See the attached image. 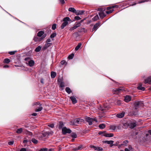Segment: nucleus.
Wrapping results in <instances>:
<instances>
[{
	"instance_id": "obj_1",
	"label": "nucleus",
	"mask_w": 151,
	"mask_h": 151,
	"mask_svg": "<svg viewBox=\"0 0 151 151\" xmlns=\"http://www.w3.org/2000/svg\"><path fill=\"white\" fill-rule=\"evenodd\" d=\"M71 19L68 17L64 18L63 19V22L62 23L61 28L62 29H63L64 27L66 26L68 23V21H70Z\"/></svg>"
},
{
	"instance_id": "obj_40",
	"label": "nucleus",
	"mask_w": 151,
	"mask_h": 151,
	"mask_svg": "<svg viewBox=\"0 0 151 151\" xmlns=\"http://www.w3.org/2000/svg\"><path fill=\"white\" fill-rule=\"evenodd\" d=\"M56 33H55V32L53 33L51 35H50V37L51 38H54L55 36H56Z\"/></svg>"
},
{
	"instance_id": "obj_16",
	"label": "nucleus",
	"mask_w": 151,
	"mask_h": 151,
	"mask_svg": "<svg viewBox=\"0 0 151 151\" xmlns=\"http://www.w3.org/2000/svg\"><path fill=\"white\" fill-rule=\"evenodd\" d=\"M99 14L101 19H103L106 16L105 14L103 12H99Z\"/></svg>"
},
{
	"instance_id": "obj_51",
	"label": "nucleus",
	"mask_w": 151,
	"mask_h": 151,
	"mask_svg": "<svg viewBox=\"0 0 151 151\" xmlns=\"http://www.w3.org/2000/svg\"><path fill=\"white\" fill-rule=\"evenodd\" d=\"M122 89H120L119 88H116V90H115V91L116 92L118 93V92H120L121 91H122Z\"/></svg>"
},
{
	"instance_id": "obj_44",
	"label": "nucleus",
	"mask_w": 151,
	"mask_h": 151,
	"mask_svg": "<svg viewBox=\"0 0 151 151\" xmlns=\"http://www.w3.org/2000/svg\"><path fill=\"white\" fill-rule=\"evenodd\" d=\"M77 28V27L75 25L73 27L70 28L69 30L70 31H72L74 29H76Z\"/></svg>"
},
{
	"instance_id": "obj_12",
	"label": "nucleus",
	"mask_w": 151,
	"mask_h": 151,
	"mask_svg": "<svg viewBox=\"0 0 151 151\" xmlns=\"http://www.w3.org/2000/svg\"><path fill=\"white\" fill-rule=\"evenodd\" d=\"M124 112H122L121 113L117 114L116 115V116L119 118H122L124 116Z\"/></svg>"
},
{
	"instance_id": "obj_6",
	"label": "nucleus",
	"mask_w": 151,
	"mask_h": 151,
	"mask_svg": "<svg viewBox=\"0 0 151 151\" xmlns=\"http://www.w3.org/2000/svg\"><path fill=\"white\" fill-rule=\"evenodd\" d=\"M86 121L88 122L89 125H91L92 124V122L93 121V119L91 118L88 116H86L85 117Z\"/></svg>"
},
{
	"instance_id": "obj_56",
	"label": "nucleus",
	"mask_w": 151,
	"mask_h": 151,
	"mask_svg": "<svg viewBox=\"0 0 151 151\" xmlns=\"http://www.w3.org/2000/svg\"><path fill=\"white\" fill-rule=\"evenodd\" d=\"M76 119H75L73 120V125H77V122H76Z\"/></svg>"
},
{
	"instance_id": "obj_59",
	"label": "nucleus",
	"mask_w": 151,
	"mask_h": 151,
	"mask_svg": "<svg viewBox=\"0 0 151 151\" xmlns=\"http://www.w3.org/2000/svg\"><path fill=\"white\" fill-rule=\"evenodd\" d=\"M65 63V60H62L60 62V63L62 65H64Z\"/></svg>"
},
{
	"instance_id": "obj_55",
	"label": "nucleus",
	"mask_w": 151,
	"mask_h": 151,
	"mask_svg": "<svg viewBox=\"0 0 151 151\" xmlns=\"http://www.w3.org/2000/svg\"><path fill=\"white\" fill-rule=\"evenodd\" d=\"M46 36V34H45L44 35H43L42 37L41 38V40H42L44 38H45Z\"/></svg>"
},
{
	"instance_id": "obj_33",
	"label": "nucleus",
	"mask_w": 151,
	"mask_h": 151,
	"mask_svg": "<svg viewBox=\"0 0 151 151\" xmlns=\"http://www.w3.org/2000/svg\"><path fill=\"white\" fill-rule=\"evenodd\" d=\"M71 136L75 138L77 137V135L75 133L72 132L71 134Z\"/></svg>"
},
{
	"instance_id": "obj_19",
	"label": "nucleus",
	"mask_w": 151,
	"mask_h": 151,
	"mask_svg": "<svg viewBox=\"0 0 151 151\" xmlns=\"http://www.w3.org/2000/svg\"><path fill=\"white\" fill-rule=\"evenodd\" d=\"M84 12V11L83 10H78L77 11H76L75 13L76 14V15H79L82 14H83V13Z\"/></svg>"
},
{
	"instance_id": "obj_35",
	"label": "nucleus",
	"mask_w": 151,
	"mask_h": 151,
	"mask_svg": "<svg viewBox=\"0 0 151 151\" xmlns=\"http://www.w3.org/2000/svg\"><path fill=\"white\" fill-rule=\"evenodd\" d=\"M63 124L62 122H59V127L60 129L62 128V127L63 126Z\"/></svg>"
},
{
	"instance_id": "obj_22",
	"label": "nucleus",
	"mask_w": 151,
	"mask_h": 151,
	"mask_svg": "<svg viewBox=\"0 0 151 151\" xmlns=\"http://www.w3.org/2000/svg\"><path fill=\"white\" fill-rule=\"evenodd\" d=\"M65 91L69 94H70L71 92L70 88L68 87H66L65 89Z\"/></svg>"
},
{
	"instance_id": "obj_57",
	"label": "nucleus",
	"mask_w": 151,
	"mask_h": 151,
	"mask_svg": "<svg viewBox=\"0 0 151 151\" xmlns=\"http://www.w3.org/2000/svg\"><path fill=\"white\" fill-rule=\"evenodd\" d=\"M27 134L29 135H30V136H31L32 135V133L30 132H29V131H27Z\"/></svg>"
},
{
	"instance_id": "obj_52",
	"label": "nucleus",
	"mask_w": 151,
	"mask_h": 151,
	"mask_svg": "<svg viewBox=\"0 0 151 151\" xmlns=\"http://www.w3.org/2000/svg\"><path fill=\"white\" fill-rule=\"evenodd\" d=\"M74 19L75 20H79L81 19V18L79 16H78L75 17Z\"/></svg>"
},
{
	"instance_id": "obj_38",
	"label": "nucleus",
	"mask_w": 151,
	"mask_h": 151,
	"mask_svg": "<svg viewBox=\"0 0 151 151\" xmlns=\"http://www.w3.org/2000/svg\"><path fill=\"white\" fill-rule=\"evenodd\" d=\"M96 149H95V150H96L98 151H101L103 150V148L102 147H96Z\"/></svg>"
},
{
	"instance_id": "obj_53",
	"label": "nucleus",
	"mask_w": 151,
	"mask_h": 151,
	"mask_svg": "<svg viewBox=\"0 0 151 151\" xmlns=\"http://www.w3.org/2000/svg\"><path fill=\"white\" fill-rule=\"evenodd\" d=\"M128 143V141L127 140H124L123 141V143L124 144V146H125L126 145V144Z\"/></svg>"
},
{
	"instance_id": "obj_50",
	"label": "nucleus",
	"mask_w": 151,
	"mask_h": 151,
	"mask_svg": "<svg viewBox=\"0 0 151 151\" xmlns=\"http://www.w3.org/2000/svg\"><path fill=\"white\" fill-rule=\"evenodd\" d=\"M61 4L63 5L65 3V2L64 0H59Z\"/></svg>"
},
{
	"instance_id": "obj_49",
	"label": "nucleus",
	"mask_w": 151,
	"mask_h": 151,
	"mask_svg": "<svg viewBox=\"0 0 151 151\" xmlns=\"http://www.w3.org/2000/svg\"><path fill=\"white\" fill-rule=\"evenodd\" d=\"M48 150L47 148H43L40 149V151H47Z\"/></svg>"
},
{
	"instance_id": "obj_5",
	"label": "nucleus",
	"mask_w": 151,
	"mask_h": 151,
	"mask_svg": "<svg viewBox=\"0 0 151 151\" xmlns=\"http://www.w3.org/2000/svg\"><path fill=\"white\" fill-rule=\"evenodd\" d=\"M135 109H136L140 106H142L143 105L141 101H137L134 103Z\"/></svg>"
},
{
	"instance_id": "obj_13",
	"label": "nucleus",
	"mask_w": 151,
	"mask_h": 151,
	"mask_svg": "<svg viewBox=\"0 0 151 151\" xmlns=\"http://www.w3.org/2000/svg\"><path fill=\"white\" fill-rule=\"evenodd\" d=\"M76 122H77V124H81V123L83 122L84 121V120L83 119H80L79 118H76Z\"/></svg>"
},
{
	"instance_id": "obj_2",
	"label": "nucleus",
	"mask_w": 151,
	"mask_h": 151,
	"mask_svg": "<svg viewBox=\"0 0 151 151\" xmlns=\"http://www.w3.org/2000/svg\"><path fill=\"white\" fill-rule=\"evenodd\" d=\"M33 105H39V106L37 107L36 109H35V111L36 112H38L41 111L43 107L42 106V104H40V103L39 102H36L33 104Z\"/></svg>"
},
{
	"instance_id": "obj_34",
	"label": "nucleus",
	"mask_w": 151,
	"mask_h": 151,
	"mask_svg": "<svg viewBox=\"0 0 151 151\" xmlns=\"http://www.w3.org/2000/svg\"><path fill=\"white\" fill-rule=\"evenodd\" d=\"M22 129L20 128L17 129L16 131V132L18 134H20L22 132Z\"/></svg>"
},
{
	"instance_id": "obj_11",
	"label": "nucleus",
	"mask_w": 151,
	"mask_h": 151,
	"mask_svg": "<svg viewBox=\"0 0 151 151\" xmlns=\"http://www.w3.org/2000/svg\"><path fill=\"white\" fill-rule=\"evenodd\" d=\"M142 84L141 83H140L139 84L138 86L137 87V88L139 90L144 91L145 90V88L142 86Z\"/></svg>"
},
{
	"instance_id": "obj_42",
	"label": "nucleus",
	"mask_w": 151,
	"mask_h": 151,
	"mask_svg": "<svg viewBox=\"0 0 151 151\" xmlns=\"http://www.w3.org/2000/svg\"><path fill=\"white\" fill-rule=\"evenodd\" d=\"M33 40L35 42H37V41H40V40H39V38L37 37H35L34 38Z\"/></svg>"
},
{
	"instance_id": "obj_15",
	"label": "nucleus",
	"mask_w": 151,
	"mask_h": 151,
	"mask_svg": "<svg viewBox=\"0 0 151 151\" xmlns=\"http://www.w3.org/2000/svg\"><path fill=\"white\" fill-rule=\"evenodd\" d=\"M51 43H46L43 46V49H47L48 47H50L51 45Z\"/></svg>"
},
{
	"instance_id": "obj_36",
	"label": "nucleus",
	"mask_w": 151,
	"mask_h": 151,
	"mask_svg": "<svg viewBox=\"0 0 151 151\" xmlns=\"http://www.w3.org/2000/svg\"><path fill=\"white\" fill-rule=\"evenodd\" d=\"M32 141L35 144H37L38 142V141L35 138H32Z\"/></svg>"
},
{
	"instance_id": "obj_21",
	"label": "nucleus",
	"mask_w": 151,
	"mask_h": 151,
	"mask_svg": "<svg viewBox=\"0 0 151 151\" xmlns=\"http://www.w3.org/2000/svg\"><path fill=\"white\" fill-rule=\"evenodd\" d=\"M68 11L69 12H70L74 13H75L76 11V10L74 8L72 7L69 8L68 9Z\"/></svg>"
},
{
	"instance_id": "obj_28",
	"label": "nucleus",
	"mask_w": 151,
	"mask_h": 151,
	"mask_svg": "<svg viewBox=\"0 0 151 151\" xmlns=\"http://www.w3.org/2000/svg\"><path fill=\"white\" fill-rule=\"evenodd\" d=\"M81 45V44L80 43H79L78 45L76 47L75 50L76 51L78 50L79 49Z\"/></svg>"
},
{
	"instance_id": "obj_43",
	"label": "nucleus",
	"mask_w": 151,
	"mask_h": 151,
	"mask_svg": "<svg viewBox=\"0 0 151 151\" xmlns=\"http://www.w3.org/2000/svg\"><path fill=\"white\" fill-rule=\"evenodd\" d=\"M56 27V24H53L52 26V29L54 30H55Z\"/></svg>"
},
{
	"instance_id": "obj_31",
	"label": "nucleus",
	"mask_w": 151,
	"mask_h": 151,
	"mask_svg": "<svg viewBox=\"0 0 151 151\" xmlns=\"http://www.w3.org/2000/svg\"><path fill=\"white\" fill-rule=\"evenodd\" d=\"M82 147V145H80V146H78V147L74 148L73 150L75 151L80 150Z\"/></svg>"
},
{
	"instance_id": "obj_10",
	"label": "nucleus",
	"mask_w": 151,
	"mask_h": 151,
	"mask_svg": "<svg viewBox=\"0 0 151 151\" xmlns=\"http://www.w3.org/2000/svg\"><path fill=\"white\" fill-rule=\"evenodd\" d=\"M70 99L71 100L73 104H75L77 103V101L74 96H72L70 97Z\"/></svg>"
},
{
	"instance_id": "obj_30",
	"label": "nucleus",
	"mask_w": 151,
	"mask_h": 151,
	"mask_svg": "<svg viewBox=\"0 0 151 151\" xmlns=\"http://www.w3.org/2000/svg\"><path fill=\"white\" fill-rule=\"evenodd\" d=\"M10 62V60L8 58H5L4 59V63L8 64Z\"/></svg>"
},
{
	"instance_id": "obj_27",
	"label": "nucleus",
	"mask_w": 151,
	"mask_h": 151,
	"mask_svg": "<svg viewBox=\"0 0 151 151\" xmlns=\"http://www.w3.org/2000/svg\"><path fill=\"white\" fill-rule=\"evenodd\" d=\"M41 48V46H39L36 48L35 50V51L37 52H39Z\"/></svg>"
},
{
	"instance_id": "obj_32",
	"label": "nucleus",
	"mask_w": 151,
	"mask_h": 151,
	"mask_svg": "<svg viewBox=\"0 0 151 151\" xmlns=\"http://www.w3.org/2000/svg\"><path fill=\"white\" fill-rule=\"evenodd\" d=\"M99 19V17L98 15L95 16L93 19H92L94 21H97Z\"/></svg>"
},
{
	"instance_id": "obj_58",
	"label": "nucleus",
	"mask_w": 151,
	"mask_h": 151,
	"mask_svg": "<svg viewBox=\"0 0 151 151\" xmlns=\"http://www.w3.org/2000/svg\"><path fill=\"white\" fill-rule=\"evenodd\" d=\"M64 85L63 83V82H61L60 83V87L61 88V87H64Z\"/></svg>"
},
{
	"instance_id": "obj_23",
	"label": "nucleus",
	"mask_w": 151,
	"mask_h": 151,
	"mask_svg": "<svg viewBox=\"0 0 151 151\" xmlns=\"http://www.w3.org/2000/svg\"><path fill=\"white\" fill-rule=\"evenodd\" d=\"M56 73L54 72H52L51 73V76L52 78H54L56 76Z\"/></svg>"
},
{
	"instance_id": "obj_26",
	"label": "nucleus",
	"mask_w": 151,
	"mask_h": 151,
	"mask_svg": "<svg viewBox=\"0 0 151 151\" xmlns=\"http://www.w3.org/2000/svg\"><path fill=\"white\" fill-rule=\"evenodd\" d=\"M44 33V32L43 31H40L37 34V36L38 37H41Z\"/></svg>"
},
{
	"instance_id": "obj_3",
	"label": "nucleus",
	"mask_w": 151,
	"mask_h": 151,
	"mask_svg": "<svg viewBox=\"0 0 151 151\" xmlns=\"http://www.w3.org/2000/svg\"><path fill=\"white\" fill-rule=\"evenodd\" d=\"M71 131L69 128H67L66 127H64L62 128V133L64 134L65 135L67 133H71Z\"/></svg>"
},
{
	"instance_id": "obj_41",
	"label": "nucleus",
	"mask_w": 151,
	"mask_h": 151,
	"mask_svg": "<svg viewBox=\"0 0 151 151\" xmlns=\"http://www.w3.org/2000/svg\"><path fill=\"white\" fill-rule=\"evenodd\" d=\"M114 11V10L113 9L109 10L108 11H106V12L107 14H109L111 13H112L113 11Z\"/></svg>"
},
{
	"instance_id": "obj_29",
	"label": "nucleus",
	"mask_w": 151,
	"mask_h": 151,
	"mask_svg": "<svg viewBox=\"0 0 151 151\" xmlns=\"http://www.w3.org/2000/svg\"><path fill=\"white\" fill-rule=\"evenodd\" d=\"M99 127L101 129H103L105 128V125L104 124H101L99 126Z\"/></svg>"
},
{
	"instance_id": "obj_20",
	"label": "nucleus",
	"mask_w": 151,
	"mask_h": 151,
	"mask_svg": "<svg viewBox=\"0 0 151 151\" xmlns=\"http://www.w3.org/2000/svg\"><path fill=\"white\" fill-rule=\"evenodd\" d=\"M28 64L30 66L32 67L34 65V62L33 60H30L29 61Z\"/></svg>"
},
{
	"instance_id": "obj_61",
	"label": "nucleus",
	"mask_w": 151,
	"mask_h": 151,
	"mask_svg": "<svg viewBox=\"0 0 151 151\" xmlns=\"http://www.w3.org/2000/svg\"><path fill=\"white\" fill-rule=\"evenodd\" d=\"M121 127H122L120 125H118L117 127V128L118 129H119V130H120L121 129Z\"/></svg>"
},
{
	"instance_id": "obj_7",
	"label": "nucleus",
	"mask_w": 151,
	"mask_h": 151,
	"mask_svg": "<svg viewBox=\"0 0 151 151\" xmlns=\"http://www.w3.org/2000/svg\"><path fill=\"white\" fill-rule=\"evenodd\" d=\"M136 125V122L135 121H133L132 122H130L128 124V126L130 128H133Z\"/></svg>"
},
{
	"instance_id": "obj_37",
	"label": "nucleus",
	"mask_w": 151,
	"mask_h": 151,
	"mask_svg": "<svg viewBox=\"0 0 151 151\" xmlns=\"http://www.w3.org/2000/svg\"><path fill=\"white\" fill-rule=\"evenodd\" d=\"M74 56V54L73 53L71 54L68 56V58L69 59H71L73 58Z\"/></svg>"
},
{
	"instance_id": "obj_60",
	"label": "nucleus",
	"mask_w": 151,
	"mask_h": 151,
	"mask_svg": "<svg viewBox=\"0 0 151 151\" xmlns=\"http://www.w3.org/2000/svg\"><path fill=\"white\" fill-rule=\"evenodd\" d=\"M90 147L91 148H93V149L95 150V149H96V147L94 146L93 145H91L90 146Z\"/></svg>"
},
{
	"instance_id": "obj_45",
	"label": "nucleus",
	"mask_w": 151,
	"mask_h": 151,
	"mask_svg": "<svg viewBox=\"0 0 151 151\" xmlns=\"http://www.w3.org/2000/svg\"><path fill=\"white\" fill-rule=\"evenodd\" d=\"M116 102V104L118 105H120L121 104V101H120L117 100Z\"/></svg>"
},
{
	"instance_id": "obj_25",
	"label": "nucleus",
	"mask_w": 151,
	"mask_h": 151,
	"mask_svg": "<svg viewBox=\"0 0 151 151\" xmlns=\"http://www.w3.org/2000/svg\"><path fill=\"white\" fill-rule=\"evenodd\" d=\"M87 30L84 28H79L78 29V31L79 32H86Z\"/></svg>"
},
{
	"instance_id": "obj_8",
	"label": "nucleus",
	"mask_w": 151,
	"mask_h": 151,
	"mask_svg": "<svg viewBox=\"0 0 151 151\" xmlns=\"http://www.w3.org/2000/svg\"><path fill=\"white\" fill-rule=\"evenodd\" d=\"M144 82L145 84L147 83H149V84H151V76L148 77L144 81Z\"/></svg>"
},
{
	"instance_id": "obj_48",
	"label": "nucleus",
	"mask_w": 151,
	"mask_h": 151,
	"mask_svg": "<svg viewBox=\"0 0 151 151\" xmlns=\"http://www.w3.org/2000/svg\"><path fill=\"white\" fill-rule=\"evenodd\" d=\"M16 52V51H10L9 52V53L11 55H14Z\"/></svg>"
},
{
	"instance_id": "obj_47",
	"label": "nucleus",
	"mask_w": 151,
	"mask_h": 151,
	"mask_svg": "<svg viewBox=\"0 0 151 151\" xmlns=\"http://www.w3.org/2000/svg\"><path fill=\"white\" fill-rule=\"evenodd\" d=\"M14 142V141H10L8 142V144L9 145H11L13 144Z\"/></svg>"
},
{
	"instance_id": "obj_9",
	"label": "nucleus",
	"mask_w": 151,
	"mask_h": 151,
	"mask_svg": "<svg viewBox=\"0 0 151 151\" xmlns=\"http://www.w3.org/2000/svg\"><path fill=\"white\" fill-rule=\"evenodd\" d=\"M131 97L129 96H127L125 97L124 101H125L128 102L131 100Z\"/></svg>"
},
{
	"instance_id": "obj_62",
	"label": "nucleus",
	"mask_w": 151,
	"mask_h": 151,
	"mask_svg": "<svg viewBox=\"0 0 151 151\" xmlns=\"http://www.w3.org/2000/svg\"><path fill=\"white\" fill-rule=\"evenodd\" d=\"M48 126L49 127L52 128H53L54 127V125L53 124H51L50 125H49Z\"/></svg>"
},
{
	"instance_id": "obj_24",
	"label": "nucleus",
	"mask_w": 151,
	"mask_h": 151,
	"mask_svg": "<svg viewBox=\"0 0 151 151\" xmlns=\"http://www.w3.org/2000/svg\"><path fill=\"white\" fill-rule=\"evenodd\" d=\"M116 127L115 125H111L110 126V129L111 130L114 131L116 129Z\"/></svg>"
},
{
	"instance_id": "obj_54",
	"label": "nucleus",
	"mask_w": 151,
	"mask_h": 151,
	"mask_svg": "<svg viewBox=\"0 0 151 151\" xmlns=\"http://www.w3.org/2000/svg\"><path fill=\"white\" fill-rule=\"evenodd\" d=\"M124 144H119V145H118L117 146H118V148H120V147L121 146H122L124 147Z\"/></svg>"
},
{
	"instance_id": "obj_63",
	"label": "nucleus",
	"mask_w": 151,
	"mask_h": 151,
	"mask_svg": "<svg viewBox=\"0 0 151 151\" xmlns=\"http://www.w3.org/2000/svg\"><path fill=\"white\" fill-rule=\"evenodd\" d=\"M114 6H112V7H110V6H109V7H108L107 8V10H109V9H110L112 8H113L114 7Z\"/></svg>"
},
{
	"instance_id": "obj_17",
	"label": "nucleus",
	"mask_w": 151,
	"mask_h": 151,
	"mask_svg": "<svg viewBox=\"0 0 151 151\" xmlns=\"http://www.w3.org/2000/svg\"><path fill=\"white\" fill-rule=\"evenodd\" d=\"M103 135L106 137H111L113 136L114 134L111 133H104Z\"/></svg>"
},
{
	"instance_id": "obj_64",
	"label": "nucleus",
	"mask_w": 151,
	"mask_h": 151,
	"mask_svg": "<svg viewBox=\"0 0 151 151\" xmlns=\"http://www.w3.org/2000/svg\"><path fill=\"white\" fill-rule=\"evenodd\" d=\"M20 151H26V150L25 148H22L20 150Z\"/></svg>"
},
{
	"instance_id": "obj_18",
	"label": "nucleus",
	"mask_w": 151,
	"mask_h": 151,
	"mask_svg": "<svg viewBox=\"0 0 151 151\" xmlns=\"http://www.w3.org/2000/svg\"><path fill=\"white\" fill-rule=\"evenodd\" d=\"M104 143H106L108 144L112 145L114 142V141L112 140H105L103 142Z\"/></svg>"
},
{
	"instance_id": "obj_4",
	"label": "nucleus",
	"mask_w": 151,
	"mask_h": 151,
	"mask_svg": "<svg viewBox=\"0 0 151 151\" xmlns=\"http://www.w3.org/2000/svg\"><path fill=\"white\" fill-rule=\"evenodd\" d=\"M48 133L46 132L42 133L40 136L39 138V139L41 140H44L45 138V137H47V136Z\"/></svg>"
},
{
	"instance_id": "obj_14",
	"label": "nucleus",
	"mask_w": 151,
	"mask_h": 151,
	"mask_svg": "<svg viewBox=\"0 0 151 151\" xmlns=\"http://www.w3.org/2000/svg\"><path fill=\"white\" fill-rule=\"evenodd\" d=\"M100 25V23L99 22L96 23L93 26V27L92 29L93 31L95 30H96L98 27Z\"/></svg>"
},
{
	"instance_id": "obj_39",
	"label": "nucleus",
	"mask_w": 151,
	"mask_h": 151,
	"mask_svg": "<svg viewBox=\"0 0 151 151\" xmlns=\"http://www.w3.org/2000/svg\"><path fill=\"white\" fill-rule=\"evenodd\" d=\"M81 25V22H76L75 24V25L77 27L80 26Z\"/></svg>"
},
{
	"instance_id": "obj_46",
	"label": "nucleus",
	"mask_w": 151,
	"mask_h": 151,
	"mask_svg": "<svg viewBox=\"0 0 151 151\" xmlns=\"http://www.w3.org/2000/svg\"><path fill=\"white\" fill-rule=\"evenodd\" d=\"M46 132L48 134H47V136H49V135H52V134H53V132L52 131H50V132Z\"/></svg>"
}]
</instances>
